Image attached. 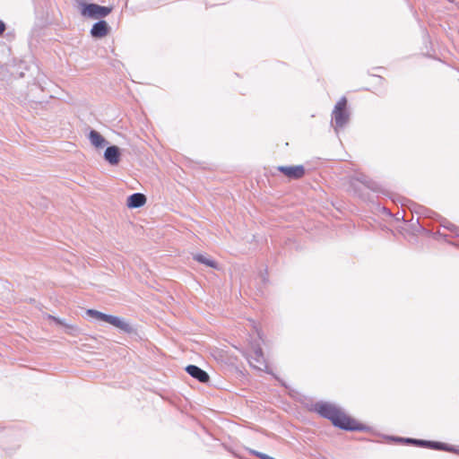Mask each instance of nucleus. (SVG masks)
Returning <instances> with one entry per match:
<instances>
[{
	"instance_id": "nucleus-1",
	"label": "nucleus",
	"mask_w": 459,
	"mask_h": 459,
	"mask_svg": "<svg viewBox=\"0 0 459 459\" xmlns=\"http://www.w3.org/2000/svg\"><path fill=\"white\" fill-rule=\"evenodd\" d=\"M310 411L330 420L335 428L342 430L368 431L370 429V427L357 421L354 418L347 415L340 408L328 402H316L312 405Z\"/></svg>"
},
{
	"instance_id": "nucleus-2",
	"label": "nucleus",
	"mask_w": 459,
	"mask_h": 459,
	"mask_svg": "<svg viewBox=\"0 0 459 459\" xmlns=\"http://www.w3.org/2000/svg\"><path fill=\"white\" fill-rule=\"evenodd\" d=\"M424 220L425 219L420 221V218L418 217L416 221L413 222V217L411 218L410 226L414 233H423L427 236H433L435 238H441L445 241L459 248V227L444 219L441 222V226L448 230L450 233L446 234L440 230L434 232L433 230L429 229Z\"/></svg>"
},
{
	"instance_id": "nucleus-3",
	"label": "nucleus",
	"mask_w": 459,
	"mask_h": 459,
	"mask_svg": "<svg viewBox=\"0 0 459 459\" xmlns=\"http://www.w3.org/2000/svg\"><path fill=\"white\" fill-rule=\"evenodd\" d=\"M79 12L84 18L103 20L113 11V6H104L96 3H88L84 0H77Z\"/></svg>"
},
{
	"instance_id": "nucleus-4",
	"label": "nucleus",
	"mask_w": 459,
	"mask_h": 459,
	"mask_svg": "<svg viewBox=\"0 0 459 459\" xmlns=\"http://www.w3.org/2000/svg\"><path fill=\"white\" fill-rule=\"evenodd\" d=\"M349 121L348 101L345 97H342L337 101L332 111V124L334 123V131L337 133L338 129L344 127Z\"/></svg>"
},
{
	"instance_id": "nucleus-5",
	"label": "nucleus",
	"mask_w": 459,
	"mask_h": 459,
	"mask_svg": "<svg viewBox=\"0 0 459 459\" xmlns=\"http://www.w3.org/2000/svg\"><path fill=\"white\" fill-rule=\"evenodd\" d=\"M103 322L118 328L120 331L127 333L132 338H140L137 328L125 321L120 316L106 314Z\"/></svg>"
},
{
	"instance_id": "nucleus-6",
	"label": "nucleus",
	"mask_w": 459,
	"mask_h": 459,
	"mask_svg": "<svg viewBox=\"0 0 459 459\" xmlns=\"http://www.w3.org/2000/svg\"><path fill=\"white\" fill-rule=\"evenodd\" d=\"M421 447L437 451H446L459 455V447L440 441L422 439Z\"/></svg>"
},
{
	"instance_id": "nucleus-7",
	"label": "nucleus",
	"mask_w": 459,
	"mask_h": 459,
	"mask_svg": "<svg viewBox=\"0 0 459 459\" xmlns=\"http://www.w3.org/2000/svg\"><path fill=\"white\" fill-rule=\"evenodd\" d=\"M277 169L290 179H299L306 172L303 165L279 166Z\"/></svg>"
},
{
	"instance_id": "nucleus-8",
	"label": "nucleus",
	"mask_w": 459,
	"mask_h": 459,
	"mask_svg": "<svg viewBox=\"0 0 459 459\" xmlns=\"http://www.w3.org/2000/svg\"><path fill=\"white\" fill-rule=\"evenodd\" d=\"M111 30L110 26L105 20H99L93 23L90 33L94 39H102L106 37Z\"/></svg>"
},
{
	"instance_id": "nucleus-9",
	"label": "nucleus",
	"mask_w": 459,
	"mask_h": 459,
	"mask_svg": "<svg viewBox=\"0 0 459 459\" xmlns=\"http://www.w3.org/2000/svg\"><path fill=\"white\" fill-rule=\"evenodd\" d=\"M186 372L193 378L196 379L200 383L206 384L210 380L209 374L196 365H187L185 368Z\"/></svg>"
},
{
	"instance_id": "nucleus-10",
	"label": "nucleus",
	"mask_w": 459,
	"mask_h": 459,
	"mask_svg": "<svg viewBox=\"0 0 459 459\" xmlns=\"http://www.w3.org/2000/svg\"><path fill=\"white\" fill-rule=\"evenodd\" d=\"M121 159L120 148L117 145L108 146L104 152V160L112 166L117 165Z\"/></svg>"
},
{
	"instance_id": "nucleus-11",
	"label": "nucleus",
	"mask_w": 459,
	"mask_h": 459,
	"mask_svg": "<svg viewBox=\"0 0 459 459\" xmlns=\"http://www.w3.org/2000/svg\"><path fill=\"white\" fill-rule=\"evenodd\" d=\"M147 198L142 193H134L126 199V206L130 209L141 208L146 204Z\"/></svg>"
},
{
	"instance_id": "nucleus-12",
	"label": "nucleus",
	"mask_w": 459,
	"mask_h": 459,
	"mask_svg": "<svg viewBox=\"0 0 459 459\" xmlns=\"http://www.w3.org/2000/svg\"><path fill=\"white\" fill-rule=\"evenodd\" d=\"M89 140L91 143L98 149H101L108 144V141L105 139V137L94 129L90 131Z\"/></svg>"
},
{
	"instance_id": "nucleus-13",
	"label": "nucleus",
	"mask_w": 459,
	"mask_h": 459,
	"mask_svg": "<svg viewBox=\"0 0 459 459\" xmlns=\"http://www.w3.org/2000/svg\"><path fill=\"white\" fill-rule=\"evenodd\" d=\"M385 437L387 440H390V441L397 443V444L412 445L415 446L421 447L422 439L412 438V437H397V436H385Z\"/></svg>"
},
{
	"instance_id": "nucleus-14",
	"label": "nucleus",
	"mask_w": 459,
	"mask_h": 459,
	"mask_svg": "<svg viewBox=\"0 0 459 459\" xmlns=\"http://www.w3.org/2000/svg\"><path fill=\"white\" fill-rule=\"evenodd\" d=\"M357 180L363 186H365L367 188L370 189L375 193H384L381 186L377 182L374 181L373 179L369 178L365 175L359 176V178H357Z\"/></svg>"
},
{
	"instance_id": "nucleus-15",
	"label": "nucleus",
	"mask_w": 459,
	"mask_h": 459,
	"mask_svg": "<svg viewBox=\"0 0 459 459\" xmlns=\"http://www.w3.org/2000/svg\"><path fill=\"white\" fill-rule=\"evenodd\" d=\"M194 260L208 267L219 269V264L215 260L208 258L202 254H195L194 255Z\"/></svg>"
},
{
	"instance_id": "nucleus-16",
	"label": "nucleus",
	"mask_w": 459,
	"mask_h": 459,
	"mask_svg": "<svg viewBox=\"0 0 459 459\" xmlns=\"http://www.w3.org/2000/svg\"><path fill=\"white\" fill-rule=\"evenodd\" d=\"M86 315L89 316L90 317H92L98 321H102L104 320L105 318V316L106 314L103 313V312H100L99 310H96V309H93V308H89L86 310Z\"/></svg>"
},
{
	"instance_id": "nucleus-17",
	"label": "nucleus",
	"mask_w": 459,
	"mask_h": 459,
	"mask_svg": "<svg viewBox=\"0 0 459 459\" xmlns=\"http://www.w3.org/2000/svg\"><path fill=\"white\" fill-rule=\"evenodd\" d=\"M49 318H50L52 321H54L56 324L65 326L66 329L70 330L71 332H72V331H74V330H76V329H77V328H76L74 325H67V324L65 323V319H62V318H59V317H56V316H49Z\"/></svg>"
},
{
	"instance_id": "nucleus-18",
	"label": "nucleus",
	"mask_w": 459,
	"mask_h": 459,
	"mask_svg": "<svg viewBox=\"0 0 459 459\" xmlns=\"http://www.w3.org/2000/svg\"><path fill=\"white\" fill-rule=\"evenodd\" d=\"M255 361L260 365H264V354L261 348H257L255 351V356L252 358Z\"/></svg>"
},
{
	"instance_id": "nucleus-19",
	"label": "nucleus",
	"mask_w": 459,
	"mask_h": 459,
	"mask_svg": "<svg viewBox=\"0 0 459 459\" xmlns=\"http://www.w3.org/2000/svg\"><path fill=\"white\" fill-rule=\"evenodd\" d=\"M417 212L425 215V217H429V218H433V219L435 217H439V215H437L436 212H434L425 207H422V206L420 207V211H417Z\"/></svg>"
},
{
	"instance_id": "nucleus-20",
	"label": "nucleus",
	"mask_w": 459,
	"mask_h": 459,
	"mask_svg": "<svg viewBox=\"0 0 459 459\" xmlns=\"http://www.w3.org/2000/svg\"><path fill=\"white\" fill-rule=\"evenodd\" d=\"M260 279L264 285H266L269 282L267 268H265L264 273H260Z\"/></svg>"
},
{
	"instance_id": "nucleus-21",
	"label": "nucleus",
	"mask_w": 459,
	"mask_h": 459,
	"mask_svg": "<svg viewBox=\"0 0 459 459\" xmlns=\"http://www.w3.org/2000/svg\"><path fill=\"white\" fill-rule=\"evenodd\" d=\"M257 457L259 459H275L274 457L267 455V454H264V453H262V452H259L258 451V454H257Z\"/></svg>"
},
{
	"instance_id": "nucleus-22",
	"label": "nucleus",
	"mask_w": 459,
	"mask_h": 459,
	"mask_svg": "<svg viewBox=\"0 0 459 459\" xmlns=\"http://www.w3.org/2000/svg\"><path fill=\"white\" fill-rule=\"evenodd\" d=\"M257 457L259 459H275L274 457L267 455V454H264V453H262V452H259L258 451V454H257Z\"/></svg>"
},
{
	"instance_id": "nucleus-23",
	"label": "nucleus",
	"mask_w": 459,
	"mask_h": 459,
	"mask_svg": "<svg viewBox=\"0 0 459 459\" xmlns=\"http://www.w3.org/2000/svg\"><path fill=\"white\" fill-rule=\"evenodd\" d=\"M5 23L2 20H0V35L5 30Z\"/></svg>"
},
{
	"instance_id": "nucleus-24",
	"label": "nucleus",
	"mask_w": 459,
	"mask_h": 459,
	"mask_svg": "<svg viewBox=\"0 0 459 459\" xmlns=\"http://www.w3.org/2000/svg\"><path fill=\"white\" fill-rule=\"evenodd\" d=\"M248 453L252 455H255L257 457V454H258V451L255 450V449H251V448H248L247 449Z\"/></svg>"
},
{
	"instance_id": "nucleus-25",
	"label": "nucleus",
	"mask_w": 459,
	"mask_h": 459,
	"mask_svg": "<svg viewBox=\"0 0 459 459\" xmlns=\"http://www.w3.org/2000/svg\"><path fill=\"white\" fill-rule=\"evenodd\" d=\"M395 219H396V221H399L400 219L403 220V215H402V216L400 217L399 212H397V213H396V215H395Z\"/></svg>"
},
{
	"instance_id": "nucleus-26",
	"label": "nucleus",
	"mask_w": 459,
	"mask_h": 459,
	"mask_svg": "<svg viewBox=\"0 0 459 459\" xmlns=\"http://www.w3.org/2000/svg\"><path fill=\"white\" fill-rule=\"evenodd\" d=\"M384 211L385 212V213H387L388 215H392V213L390 212L389 210H387L386 208H384Z\"/></svg>"
},
{
	"instance_id": "nucleus-27",
	"label": "nucleus",
	"mask_w": 459,
	"mask_h": 459,
	"mask_svg": "<svg viewBox=\"0 0 459 459\" xmlns=\"http://www.w3.org/2000/svg\"><path fill=\"white\" fill-rule=\"evenodd\" d=\"M253 366H254V368H259V369H260V367H258V366H256V365H253Z\"/></svg>"
}]
</instances>
